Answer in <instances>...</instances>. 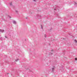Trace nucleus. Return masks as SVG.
<instances>
[{
  "label": "nucleus",
  "instance_id": "nucleus-6",
  "mask_svg": "<svg viewBox=\"0 0 77 77\" xmlns=\"http://www.w3.org/2000/svg\"><path fill=\"white\" fill-rule=\"evenodd\" d=\"M10 5H12V3H11V4H10Z\"/></svg>",
  "mask_w": 77,
  "mask_h": 77
},
{
  "label": "nucleus",
  "instance_id": "nucleus-1",
  "mask_svg": "<svg viewBox=\"0 0 77 77\" xmlns=\"http://www.w3.org/2000/svg\"><path fill=\"white\" fill-rule=\"evenodd\" d=\"M19 60L18 59H17L15 60V62H17V61H18V60Z\"/></svg>",
  "mask_w": 77,
  "mask_h": 77
},
{
  "label": "nucleus",
  "instance_id": "nucleus-4",
  "mask_svg": "<svg viewBox=\"0 0 77 77\" xmlns=\"http://www.w3.org/2000/svg\"><path fill=\"white\" fill-rule=\"evenodd\" d=\"M75 60H77V58H75Z\"/></svg>",
  "mask_w": 77,
  "mask_h": 77
},
{
  "label": "nucleus",
  "instance_id": "nucleus-5",
  "mask_svg": "<svg viewBox=\"0 0 77 77\" xmlns=\"http://www.w3.org/2000/svg\"><path fill=\"white\" fill-rule=\"evenodd\" d=\"M54 69V68H52V70H53Z\"/></svg>",
  "mask_w": 77,
  "mask_h": 77
},
{
  "label": "nucleus",
  "instance_id": "nucleus-7",
  "mask_svg": "<svg viewBox=\"0 0 77 77\" xmlns=\"http://www.w3.org/2000/svg\"><path fill=\"white\" fill-rule=\"evenodd\" d=\"M10 18H11V17H10Z\"/></svg>",
  "mask_w": 77,
  "mask_h": 77
},
{
  "label": "nucleus",
  "instance_id": "nucleus-3",
  "mask_svg": "<svg viewBox=\"0 0 77 77\" xmlns=\"http://www.w3.org/2000/svg\"><path fill=\"white\" fill-rule=\"evenodd\" d=\"M75 42H77V41L76 40H75Z\"/></svg>",
  "mask_w": 77,
  "mask_h": 77
},
{
  "label": "nucleus",
  "instance_id": "nucleus-8",
  "mask_svg": "<svg viewBox=\"0 0 77 77\" xmlns=\"http://www.w3.org/2000/svg\"><path fill=\"white\" fill-rule=\"evenodd\" d=\"M4 31L3 30V32Z\"/></svg>",
  "mask_w": 77,
  "mask_h": 77
},
{
  "label": "nucleus",
  "instance_id": "nucleus-2",
  "mask_svg": "<svg viewBox=\"0 0 77 77\" xmlns=\"http://www.w3.org/2000/svg\"><path fill=\"white\" fill-rule=\"evenodd\" d=\"M13 23L14 24H16V22L15 21H14Z\"/></svg>",
  "mask_w": 77,
  "mask_h": 77
}]
</instances>
